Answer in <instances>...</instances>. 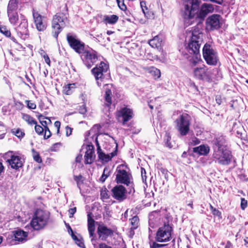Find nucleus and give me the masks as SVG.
<instances>
[{
    "mask_svg": "<svg viewBox=\"0 0 248 248\" xmlns=\"http://www.w3.org/2000/svg\"><path fill=\"white\" fill-rule=\"evenodd\" d=\"M220 17L217 14L209 16L206 20L207 29L210 31L218 29L220 27Z\"/></svg>",
    "mask_w": 248,
    "mask_h": 248,
    "instance_id": "nucleus-18",
    "label": "nucleus"
},
{
    "mask_svg": "<svg viewBox=\"0 0 248 248\" xmlns=\"http://www.w3.org/2000/svg\"><path fill=\"white\" fill-rule=\"evenodd\" d=\"M248 202L244 198H241V208L242 210H244L247 207Z\"/></svg>",
    "mask_w": 248,
    "mask_h": 248,
    "instance_id": "nucleus-51",
    "label": "nucleus"
},
{
    "mask_svg": "<svg viewBox=\"0 0 248 248\" xmlns=\"http://www.w3.org/2000/svg\"><path fill=\"white\" fill-rule=\"evenodd\" d=\"M0 32L7 37L10 36L11 35L10 31L8 30L4 26L2 27L0 26Z\"/></svg>",
    "mask_w": 248,
    "mask_h": 248,
    "instance_id": "nucleus-47",
    "label": "nucleus"
},
{
    "mask_svg": "<svg viewBox=\"0 0 248 248\" xmlns=\"http://www.w3.org/2000/svg\"><path fill=\"white\" fill-rule=\"evenodd\" d=\"M213 152L227 150L225 137L223 135L217 136L213 140Z\"/></svg>",
    "mask_w": 248,
    "mask_h": 248,
    "instance_id": "nucleus-20",
    "label": "nucleus"
},
{
    "mask_svg": "<svg viewBox=\"0 0 248 248\" xmlns=\"http://www.w3.org/2000/svg\"><path fill=\"white\" fill-rule=\"evenodd\" d=\"M203 57L206 63L210 65L215 66L219 61L217 52L212 46L206 43L202 49Z\"/></svg>",
    "mask_w": 248,
    "mask_h": 248,
    "instance_id": "nucleus-8",
    "label": "nucleus"
},
{
    "mask_svg": "<svg viewBox=\"0 0 248 248\" xmlns=\"http://www.w3.org/2000/svg\"><path fill=\"white\" fill-rule=\"evenodd\" d=\"M74 179L77 183V186L81 189L80 186L83 183V176L80 174L78 176L74 175Z\"/></svg>",
    "mask_w": 248,
    "mask_h": 248,
    "instance_id": "nucleus-40",
    "label": "nucleus"
},
{
    "mask_svg": "<svg viewBox=\"0 0 248 248\" xmlns=\"http://www.w3.org/2000/svg\"><path fill=\"white\" fill-rule=\"evenodd\" d=\"M161 212L164 215V218L163 219L164 223L158 229L155 238L157 242L164 243L170 241L172 238L173 225L171 222L172 217L169 214L167 213L166 209H163Z\"/></svg>",
    "mask_w": 248,
    "mask_h": 248,
    "instance_id": "nucleus-3",
    "label": "nucleus"
},
{
    "mask_svg": "<svg viewBox=\"0 0 248 248\" xmlns=\"http://www.w3.org/2000/svg\"><path fill=\"white\" fill-rule=\"evenodd\" d=\"M31 152L34 160L38 163H42V160L39 155V153L35 151L34 149L31 150Z\"/></svg>",
    "mask_w": 248,
    "mask_h": 248,
    "instance_id": "nucleus-38",
    "label": "nucleus"
},
{
    "mask_svg": "<svg viewBox=\"0 0 248 248\" xmlns=\"http://www.w3.org/2000/svg\"><path fill=\"white\" fill-rule=\"evenodd\" d=\"M7 14L10 23L13 25H15L18 19V16L17 11L7 12Z\"/></svg>",
    "mask_w": 248,
    "mask_h": 248,
    "instance_id": "nucleus-28",
    "label": "nucleus"
},
{
    "mask_svg": "<svg viewBox=\"0 0 248 248\" xmlns=\"http://www.w3.org/2000/svg\"><path fill=\"white\" fill-rule=\"evenodd\" d=\"M119 7L123 11L126 9V6L124 3V0H116Z\"/></svg>",
    "mask_w": 248,
    "mask_h": 248,
    "instance_id": "nucleus-49",
    "label": "nucleus"
},
{
    "mask_svg": "<svg viewBox=\"0 0 248 248\" xmlns=\"http://www.w3.org/2000/svg\"><path fill=\"white\" fill-rule=\"evenodd\" d=\"M139 218L137 216L133 217L130 219V224L131 225V230L136 229L139 226Z\"/></svg>",
    "mask_w": 248,
    "mask_h": 248,
    "instance_id": "nucleus-35",
    "label": "nucleus"
},
{
    "mask_svg": "<svg viewBox=\"0 0 248 248\" xmlns=\"http://www.w3.org/2000/svg\"><path fill=\"white\" fill-rule=\"evenodd\" d=\"M117 152V147H116L115 150L111 152L110 154H108L107 158L108 161H110L112 157L116 155Z\"/></svg>",
    "mask_w": 248,
    "mask_h": 248,
    "instance_id": "nucleus-53",
    "label": "nucleus"
},
{
    "mask_svg": "<svg viewBox=\"0 0 248 248\" xmlns=\"http://www.w3.org/2000/svg\"><path fill=\"white\" fill-rule=\"evenodd\" d=\"M68 212H69V217H73L74 214L76 212V207H74V208L69 209L68 210Z\"/></svg>",
    "mask_w": 248,
    "mask_h": 248,
    "instance_id": "nucleus-60",
    "label": "nucleus"
},
{
    "mask_svg": "<svg viewBox=\"0 0 248 248\" xmlns=\"http://www.w3.org/2000/svg\"><path fill=\"white\" fill-rule=\"evenodd\" d=\"M116 117L118 121L124 125L126 123L132 119L133 112L132 109L127 106H124L116 111Z\"/></svg>",
    "mask_w": 248,
    "mask_h": 248,
    "instance_id": "nucleus-13",
    "label": "nucleus"
},
{
    "mask_svg": "<svg viewBox=\"0 0 248 248\" xmlns=\"http://www.w3.org/2000/svg\"><path fill=\"white\" fill-rule=\"evenodd\" d=\"M28 236V233L23 230H18L14 232V237L15 241L23 242Z\"/></svg>",
    "mask_w": 248,
    "mask_h": 248,
    "instance_id": "nucleus-25",
    "label": "nucleus"
},
{
    "mask_svg": "<svg viewBox=\"0 0 248 248\" xmlns=\"http://www.w3.org/2000/svg\"><path fill=\"white\" fill-rule=\"evenodd\" d=\"M154 214H157V212H155L154 213H153V214H151L149 215V226L152 228H153L154 227V225H153V221L152 220V217L153 216H154Z\"/></svg>",
    "mask_w": 248,
    "mask_h": 248,
    "instance_id": "nucleus-58",
    "label": "nucleus"
},
{
    "mask_svg": "<svg viewBox=\"0 0 248 248\" xmlns=\"http://www.w3.org/2000/svg\"><path fill=\"white\" fill-rule=\"evenodd\" d=\"M4 157L6 159L8 157L7 162L9 163L11 167L15 170H18L19 168H22L23 166V163L21 159V157L18 155H13L12 151H9L4 155Z\"/></svg>",
    "mask_w": 248,
    "mask_h": 248,
    "instance_id": "nucleus-15",
    "label": "nucleus"
},
{
    "mask_svg": "<svg viewBox=\"0 0 248 248\" xmlns=\"http://www.w3.org/2000/svg\"><path fill=\"white\" fill-rule=\"evenodd\" d=\"M116 182L128 186L129 194L135 192L133 178L129 169L124 164L119 165L116 170Z\"/></svg>",
    "mask_w": 248,
    "mask_h": 248,
    "instance_id": "nucleus-4",
    "label": "nucleus"
},
{
    "mask_svg": "<svg viewBox=\"0 0 248 248\" xmlns=\"http://www.w3.org/2000/svg\"><path fill=\"white\" fill-rule=\"evenodd\" d=\"M35 131L39 135H42L44 134V128L40 125L35 124Z\"/></svg>",
    "mask_w": 248,
    "mask_h": 248,
    "instance_id": "nucleus-48",
    "label": "nucleus"
},
{
    "mask_svg": "<svg viewBox=\"0 0 248 248\" xmlns=\"http://www.w3.org/2000/svg\"><path fill=\"white\" fill-rule=\"evenodd\" d=\"M176 128L181 136H186L189 131L190 121L187 114L181 115L175 121Z\"/></svg>",
    "mask_w": 248,
    "mask_h": 248,
    "instance_id": "nucleus-11",
    "label": "nucleus"
},
{
    "mask_svg": "<svg viewBox=\"0 0 248 248\" xmlns=\"http://www.w3.org/2000/svg\"><path fill=\"white\" fill-rule=\"evenodd\" d=\"M68 14L67 12L58 13L54 16L52 22V34L56 39H57L59 34L68 22Z\"/></svg>",
    "mask_w": 248,
    "mask_h": 248,
    "instance_id": "nucleus-6",
    "label": "nucleus"
},
{
    "mask_svg": "<svg viewBox=\"0 0 248 248\" xmlns=\"http://www.w3.org/2000/svg\"><path fill=\"white\" fill-rule=\"evenodd\" d=\"M22 118L30 125L36 124H37V122L33 119V118L29 114H23Z\"/></svg>",
    "mask_w": 248,
    "mask_h": 248,
    "instance_id": "nucleus-32",
    "label": "nucleus"
},
{
    "mask_svg": "<svg viewBox=\"0 0 248 248\" xmlns=\"http://www.w3.org/2000/svg\"><path fill=\"white\" fill-rule=\"evenodd\" d=\"M171 140V136L170 135V134L168 132H166L165 137H164V142L165 144V145L169 147V148H172V146L170 142V140Z\"/></svg>",
    "mask_w": 248,
    "mask_h": 248,
    "instance_id": "nucleus-39",
    "label": "nucleus"
},
{
    "mask_svg": "<svg viewBox=\"0 0 248 248\" xmlns=\"http://www.w3.org/2000/svg\"><path fill=\"white\" fill-rule=\"evenodd\" d=\"M75 86V84H68L67 86H66L64 89V91L65 92V93L69 95L71 94L72 91L71 89L74 88Z\"/></svg>",
    "mask_w": 248,
    "mask_h": 248,
    "instance_id": "nucleus-46",
    "label": "nucleus"
},
{
    "mask_svg": "<svg viewBox=\"0 0 248 248\" xmlns=\"http://www.w3.org/2000/svg\"><path fill=\"white\" fill-rule=\"evenodd\" d=\"M15 104L16 108L19 110L21 109L24 106L23 103L20 101H16Z\"/></svg>",
    "mask_w": 248,
    "mask_h": 248,
    "instance_id": "nucleus-59",
    "label": "nucleus"
},
{
    "mask_svg": "<svg viewBox=\"0 0 248 248\" xmlns=\"http://www.w3.org/2000/svg\"><path fill=\"white\" fill-rule=\"evenodd\" d=\"M186 33L185 42H187V45L186 48L190 54L193 55L189 61L192 65L195 66L201 57L200 48L203 41V34L198 27Z\"/></svg>",
    "mask_w": 248,
    "mask_h": 248,
    "instance_id": "nucleus-2",
    "label": "nucleus"
},
{
    "mask_svg": "<svg viewBox=\"0 0 248 248\" xmlns=\"http://www.w3.org/2000/svg\"><path fill=\"white\" fill-rule=\"evenodd\" d=\"M166 245L165 244H158L155 242H153L152 244H150L151 248H160L165 247Z\"/></svg>",
    "mask_w": 248,
    "mask_h": 248,
    "instance_id": "nucleus-52",
    "label": "nucleus"
},
{
    "mask_svg": "<svg viewBox=\"0 0 248 248\" xmlns=\"http://www.w3.org/2000/svg\"><path fill=\"white\" fill-rule=\"evenodd\" d=\"M150 73L154 75L155 78H159L160 77V70L155 67H152L151 69Z\"/></svg>",
    "mask_w": 248,
    "mask_h": 248,
    "instance_id": "nucleus-45",
    "label": "nucleus"
},
{
    "mask_svg": "<svg viewBox=\"0 0 248 248\" xmlns=\"http://www.w3.org/2000/svg\"><path fill=\"white\" fill-rule=\"evenodd\" d=\"M11 132L19 139H22L25 135V133L20 128L12 129Z\"/></svg>",
    "mask_w": 248,
    "mask_h": 248,
    "instance_id": "nucleus-37",
    "label": "nucleus"
},
{
    "mask_svg": "<svg viewBox=\"0 0 248 248\" xmlns=\"http://www.w3.org/2000/svg\"><path fill=\"white\" fill-rule=\"evenodd\" d=\"M32 16L34 23L37 30L39 31H45L47 27L46 17L41 16L38 12L34 9H32Z\"/></svg>",
    "mask_w": 248,
    "mask_h": 248,
    "instance_id": "nucleus-17",
    "label": "nucleus"
},
{
    "mask_svg": "<svg viewBox=\"0 0 248 248\" xmlns=\"http://www.w3.org/2000/svg\"><path fill=\"white\" fill-rule=\"evenodd\" d=\"M72 238L76 241V244L80 248L84 247V244L81 240L78 239L76 235H72Z\"/></svg>",
    "mask_w": 248,
    "mask_h": 248,
    "instance_id": "nucleus-50",
    "label": "nucleus"
},
{
    "mask_svg": "<svg viewBox=\"0 0 248 248\" xmlns=\"http://www.w3.org/2000/svg\"><path fill=\"white\" fill-rule=\"evenodd\" d=\"M38 118L39 120L40 123L43 126L47 125L48 122L44 120L45 119H47L48 120V122L51 123V122L49 119L47 117H44L42 114H40L38 116Z\"/></svg>",
    "mask_w": 248,
    "mask_h": 248,
    "instance_id": "nucleus-41",
    "label": "nucleus"
},
{
    "mask_svg": "<svg viewBox=\"0 0 248 248\" xmlns=\"http://www.w3.org/2000/svg\"><path fill=\"white\" fill-rule=\"evenodd\" d=\"M10 110L8 106H3L2 108V112L4 115L9 114Z\"/></svg>",
    "mask_w": 248,
    "mask_h": 248,
    "instance_id": "nucleus-57",
    "label": "nucleus"
},
{
    "mask_svg": "<svg viewBox=\"0 0 248 248\" xmlns=\"http://www.w3.org/2000/svg\"><path fill=\"white\" fill-rule=\"evenodd\" d=\"M108 191L106 188H105L104 189H102L101 191L100 196L102 200H107L109 198V196L108 194Z\"/></svg>",
    "mask_w": 248,
    "mask_h": 248,
    "instance_id": "nucleus-43",
    "label": "nucleus"
},
{
    "mask_svg": "<svg viewBox=\"0 0 248 248\" xmlns=\"http://www.w3.org/2000/svg\"><path fill=\"white\" fill-rule=\"evenodd\" d=\"M161 43L162 39L160 38L158 35H156L152 39H151L149 41V45L153 47L156 48L158 50H161Z\"/></svg>",
    "mask_w": 248,
    "mask_h": 248,
    "instance_id": "nucleus-27",
    "label": "nucleus"
},
{
    "mask_svg": "<svg viewBox=\"0 0 248 248\" xmlns=\"http://www.w3.org/2000/svg\"><path fill=\"white\" fill-rule=\"evenodd\" d=\"M97 152L99 159L104 161L105 162H108L107 160L108 154L106 155L102 152L100 146H98V147H97Z\"/></svg>",
    "mask_w": 248,
    "mask_h": 248,
    "instance_id": "nucleus-34",
    "label": "nucleus"
},
{
    "mask_svg": "<svg viewBox=\"0 0 248 248\" xmlns=\"http://www.w3.org/2000/svg\"><path fill=\"white\" fill-rule=\"evenodd\" d=\"M97 233L99 238L102 240H106L108 237L111 236L113 234V231L107 226L102 225H99L97 228Z\"/></svg>",
    "mask_w": 248,
    "mask_h": 248,
    "instance_id": "nucleus-21",
    "label": "nucleus"
},
{
    "mask_svg": "<svg viewBox=\"0 0 248 248\" xmlns=\"http://www.w3.org/2000/svg\"><path fill=\"white\" fill-rule=\"evenodd\" d=\"M199 0H186L185 3V10L182 16L184 23L186 26L192 24L194 21V17L201 20H203L207 15L214 10L212 4L204 3L202 5L199 10Z\"/></svg>",
    "mask_w": 248,
    "mask_h": 248,
    "instance_id": "nucleus-1",
    "label": "nucleus"
},
{
    "mask_svg": "<svg viewBox=\"0 0 248 248\" xmlns=\"http://www.w3.org/2000/svg\"><path fill=\"white\" fill-rule=\"evenodd\" d=\"M110 170L109 167H105L104 169L103 173L99 179L101 182L104 183L106 179L109 176Z\"/></svg>",
    "mask_w": 248,
    "mask_h": 248,
    "instance_id": "nucleus-33",
    "label": "nucleus"
},
{
    "mask_svg": "<svg viewBox=\"0 0 248 248\" xmlns=\"http://www.w3.org/2000/svg\"><path fill=\"white\" fill-rule=\"evenodd\" d=\"M43 57L46 63H47L49 66H50V60L48 56L46 54L44 55Z\"/></svg>",
    "mask_w": 248,
    "mask_h": 248,
    "instance_id": "nucleus-61",
    "label": "nucleus"
},
{
    "mask_svg": "<svg viewBox=\"0 0 248 248\" xmlns=\"http://www.w3.org/2000/svg\"><path fill=\"white\" fill-rule=\"evenodd\" d=\"M213 160L216 163L223 166L229 165L232 161V155L231 152L227 150L213 152Z\"/></svg>",
    "mask_w": 248,
    "mask_h": 248,
    "instance_id": "nucleus-9",
    "label": "nucleus"
},
{
    "mask_svg": "<svg viewBox=\"0 0 248 248\" xmlns=\"http://www.w3.org/2000/svg\"><path fill=\"white\" fill-rule=\"evenodd\" d=\"M126 193L125 187L121 185L115 186L111 190V196L119 202H123L126 199Z\"/></svg>",
    "mask_w": 248,
    "mask_h": 248,
    "instance_id": "nucleus-16",
    "label": "nucleus"
},
{
    "mask_svg": "<svg viewBox=\"0 0 248 248\" xmlns=\"http://www.w3.org/2000/svg\"><path fill=\"white\" fill-rule=\"evenodd\" d=\"M49 217V212L37 209L30 222L31 226L34 230L42 229L48 223Z\"/></svg>",
    "mask_w": 248,
    "mask_h": 248,
    "instance_id": "nucleus-7",
    "label": "nucleus"
},
{
    "mask_svg": "<svg viewBox=\"0 0 248 248\" xmlns=\"http://www.w3.org/2000/svg\"><path fill=\"white\" fill-rule=\"evenodd\" d=\"M27 107L30 109H35L36 108V104L30 101H27Z\"/></svg>",
    "mask_w": 248,
    "mask_h": 248,
    "instance_id": "nucleus-56",
    "label": "nucleus"
},
{
    "mask_svg": "<svg viewBox=\"0 0 248 248\" xmlns=\"http://www.w3.org/2000/svg\"><path fill=\"white\" fill-rule=\"evenodd\" d=\"M79 112L81 114H84L87 112V109L85 105H82L79 106L78 108Z\"/></svg>",
    "mask_w": 248,
    "mask_h": 248,
    "instance_id": "nucleus-55",
    "label": "nucleus"
},
{
    "mask_svg": "<svg viewBox=\"0 0 248 248\" xmlns=\"http://www.w3.org/2000/svg\"><path fill=\"white\" fill-rule=\"evenodd\" d=\"M111 98H112V92L110 89L107 88L105 91V105L107 107H109L111 103Z\"/></svg>",
    "mask_w": 248,
    "mask_h": 248,
    "instance_id": "nucleus-31",
    "label": "nucleus"
},
{
    "mask_svg": "<svg viewBox=\"0 0 248 248\" xmlns=\"http://www.w3.org/2000/svg\"><path fill=\"white\" fill-rule=\"evenodd\" d=\"M118 20V16L116 15L107 16H105L104 22L106 24L113 25Z\"/></svg>",
    "mask_w": 248,
    "mask_h": 248,
    "instance_id": "nucleus-30",
    "label": "nucleus"
},
{
    "mask_svg": "<svg viewBox=\"0 0 248 248\" xmlns=\"http://www.w3.org/2000/svg\"><path fill=\"white\" fill-rule=\"evenodd\" d=\"M12 184L9 181H5L0 185V198L5 199L8 197L12 188Z\"/></svg>",
    "mask_w": 248,
    "mask_h": 248,
    "instance_id": "nucleus-22",
    "label": "nucleus"
},
{
    "mask_svg": "<svg viewBox=\"0 0 248 248\" xmlns=\"http://www.w3.org/2000/svg\"><path fill=\"white\" fill-rule=\"evenodd\" d=\"M18 2L17 0H10L7 6V12L17 11Z\"/></svg>",
    "mask_w": 248,
    "mask_h": 248,
    "instance_id": "nucleus-29",
    "label": "nucleus"
},
{
    "mask_svg": "<svg viewBox=\"0 0 248 248\" xmlns=\"http://www.w3.org/2000/svg\"><path fill=\"white\" fill-rule=\"evenodd\" d=\"M140 5L141 8L142 9V11L144 14V16L148 18H150V13L146 11L148 10V8L146 5V2L144 1H140Z\"/></svg>",
    "mask_w": 248,
    "mask_h": 248,
    "instance_id": "nucleus-36",
    "label": "nucleus"
},
{
    "mask_svg": "<svg viewBox=\"0 0 248 248\" xmlns=\"http://www.w3.org/2000/svg\"><path fill=\"white\" fill-rule=\"evenodd\" d=\"M66 136H70L72 134V129L71 128H70V127H69L68 126H67L66 127Z\"/></svg>",
    "mask_w": 248,
    "mask_h": 248,
    "instance_id": "nucleus-63",
    "label": "nucleus"
},
{
    "mask_svg": "<svg viewBox=\"0 0 248 248\" xmlns=\"http://www.w3.org/2000/svg\"><path fill=\"white\" fill-rule=\"evenodd\" d=\"M88 229L90 237H93L91 239V241L93 243L94 241H95L93 237L95 231L94 220L91 217L89 214H88Z\"/></svg>",
    "mask_w": 248,
    "mask_h": 248,
    "instance_id": "nucleus-24",
    "label": "nucleus"
},
{
    "mask_svg": "<svg viewBox=\"0 0 248 248\" xmlns=\"http://www.w3.org/2000/svg\"><path fill=\"white\" fill-rule=\"evenodd\" d=\"M20 24L16 28L17 35L22 39L26 40L29 37L27 19L21 15Z\"/></svg>",
    "mask_w": 248,
    "mask_h": 248,
    "instance_id": "nucleus-14",
    "label": "nucleus"
},
{
    "mask_svg": "<svg viewBox=\"0 0 248 248\" xmlns=\"http://www.w3.org/2000/svg\"><path fill=\"white\" fill-rule=\"evenodd\" d=\"M66 40L70 47L76 52L81 54L85 49V44L81 41L78 36L73 33L66 34Z\"/></svg>",
    "mask_w": 248,
    "mask_h": 248,
    "instance_id": "nucleus-10",
    "label": "nucleus"
},
{
    "mask_svg": "<svg viewBox=\"0 0 248 248\" xmlns=\"http://www.w3.org/2000/svg\"><path fill=\"white\" fill-rule=\"evenodd\" d=\"M209 146L204 144L194 147L193 149L194 153H197L200 155H206L209 153Z\"/></svg>",
    "mask_w": 248,
    "mask_h": 248,
    "instance_id": "nucleus-26",
    "label": "nucleus"
},
{
    "mask_svg": "<svg viewBox=\"0 0 248 248\" xmlns=\"http://www.w3.org/2000/svg\"><path fill=\"white\" fill-rule=\"evenodd\" d=\"M200 142L201 140L199 139H198L196 137H193V138H192L190 143L191 145L195 146L200 144Z\"/></svg>",
    "mask_w": 248,
    "mask_h": 248,
    "instance_id": "nucleus-54",
    "label": "nucleus"
},
{
    "mask_svg": "<svg viewBox=\"0 0 248 248\" xmlns=\"http://www.w3.org/2000/svg\"><path fill=\"white\" fill-rule=\"evenodd\" d=\"M81 54V58L88 69L91 68L98 60L97 52L91 48L85 49Z\"/></svg>",
    "mask_w": 248,
    "mask_h": 248,
    "instance_id": "nucleus-12",
    "label": "nucleus"
},
{
    "mask_svg": "<svg viewBox=\"0 0 248 248\" xmlns=\"http://www.w3.org/2000/svg\"><path fill=\"white\" fill-rule=\"evenodd\" d=\"M44 139H47L51 136V133L49 130L47 125L44 126Z\"/></svg>",
    "mask_w": 248,
    "mask_h": 248,
    "instance_id": "nucleus-42",
    "label": "nucleus"
},
{
    "mask_svg": "<svg viewBox=\"0 0 248 248\" xmlns=\"http://www.w3.org/2000/svg\"><path fill=\"white\" fill-rule=\"evenodd\" d=\"M194 77L200 80H209L210 76L206 66L196 68L193 71Z\"/></svg>",
    "mask_w": 248,
    "mask_h": 248,
    "instance_id": "nucleus-19",
    "label": "nucleus"
},
{
    "mask_svg": "<svg viewBox=\"0 0 248 248\" xmlns=\"http://www.w3.org/2000/svg\"><path fill=\"white\" fill-rule=\"evenodd\" d=\"M108 64L101 62L99 64H96V66L92 69V73L96 80L98 86L101 87L102 84L108 86L106 83V80L110 77V74L108 72Z\"/></svg>",
    "mask_w": 248,
    "mask_h": 248,
    "instance_id": "nucleus-5",
    "label": "nucleus"
},
{
    "mask_svg": "<svg viewBox=\"0 0 248 248\" xmlns=\"http://www.w3.org/2000/svg\"><path fill=\"white\" fill-rule=\"evenodd\" d=\"M210 209L212 211V213L213 215L217 216L220 218H221V213L217 209L214 208L213 206L210 205Z\"/></svg>",
    "mask_w": 248,
    "mask_h": 248,
    "instance_id": "nucleus-44",
    "label": "nucleus"
},
{
    "mask_svg": "<svg viewBox=\"0 0 248 248\" xmlns=\"http://www.w3.org/2000/svg\"><path fill=\"white\" fill-rule=\"evenodd\" d=\"M99 247V248H112L111 247L109 246L105 243H101Z\"/></svg>",
    "mask_w": 248,
    "mask_h": 248,
    "instance_id": "nucleus-64",
    "label": "nucleus"
},
{
    "mask_svg": "<svg viewBox=\"0 0 248 248\" xmlns=\"http://www.w3.org/2000/svg\"><path fill=\"white\" fill-rule=\"evenodd\" d=\"M54 125L57 129V134L59 133L60 128L61 126V123L59 121H56L54 123Z\"/></svg>",
    "mask_w": 248,
    "mask_h": 248,
    "instance_id": "nucleus-62",
    "label": "nucleus"
},
{
    "mask_svg": "<svg viewBox=\"0 0 248 248\" xmlns=\"http://www.w3.org/2000/svg\"><path fill=\"white\" fill-rule=\"evenodd\" d=\"M94 157L93 146V145H87L86 151L84 155L85 163L86 164H91L93 161Z\"/></svg>",
    "mask_w": 248,
    "mask_h": 248,
    "instance_id": "nucleus-23",
    "label": "nucleus"
}]
</instances>
